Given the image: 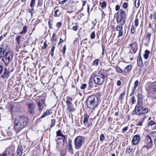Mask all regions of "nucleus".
Returning <instances> with one entry per match:
<instances>
[{
  "label": "nucleus",
  "instance_id": "f704fd0d",
  "mask_svg": "<svg viewBox=\"0 0 156 156\" xmlns=\"http://www.w3.org/2000/svg\"><path fill=\"white\" fill-rule=\"evenodd\" d=\"M56 135L57 136H60L62 137V136H63L64 135L62 133L60 130H58V131L56 132Z\"/></svg>",
  "mask_w": 156,
  "mask_h": 156
},
{
  "label": "nucleus",
  "instance_id": "ea45409f",
  "mask_svg": "<svg viewBox=\"0 0 156 156\" xmlns=\"http://www.w3.org/2000/svg\"><path fill=\"white\" fill-rule=\"evenodd\" d=\"M153 17L154 19L156 20V12H154L153 14H151L150 15V18L151 19Z\"/></svg>",
  "mask_w": 156,
  "mask_h": 156
},
{
  "label": "nucleus",
  "instance_id": "bf43d9fd",
  "mask_svg": "<svg viewBox=\"0 0 156 156\" xmlns=\"http://www.w3.org/2000/svg\"><path fill=\"white\" fill-rule=\"evenodd\" d=\"M66 45H65L63 47L62 52L63 54H64L65 53L66 50Z\"/></svg>",
  "mask_w": 156,
  "mask_h": 156
},
{
  "label": "nucleus",
  "instance_id": "c85d7f7f",
  "mask_svg": "<svg viewBox=\"0 0 156 156\" xmlns=\"http://www.w3.org/2000/svg\"><path fill=\"white\" fill-rule=\"evenodd\" d=\"M123 25L120 24V25H118L116 28V30L117 31H120L122 30V25Z\"/></svg>",
  "mask_w": 156,
  "mask_h": 156
},
{
  "label": "nucleus",
  "instance_id": "864d4df0",
  "mask_svg": "<svg viewBox=\"0 0 156 156\" xmlns=\"http://www.w3.org/2000/svg\"><path fill=\"white\" fill-rule=\"evenodd\" d=\"M139 83V82L138 80H136L135 83L134 85V88H136L138 84Z\"/></svg>",
  "mask_w": 156,
  "mask_h": 156
},
{
  "label": "nucleus",
  "instance_id": "79ce46f5",
  "mask_svg": "<svg viewBox=\"0 0 156 156\" xmlns=\"http://www.w3.org/2000/svg\"><path fill=\"white\" fill-rule=\"evenodd\" d=\"M100 140L101 141H102L105 140V136L103 134H101V135L100 137Z\"/></svg>",
  "mask_w": 156,
  "mask_h": 156
},
{
  "label": "nucleus",
  "instance_id": "2f4dec72",
  "mask_svg": "<svg viewBox=\"0 0 156 156\" xmlns=\"http://www.w3.org/2000/svg\"><path fill=\"white\" fill-rule=\"evenodd\" d=\"M72 142L71 140H69L68 143V148L71 151H72Z\"/></svg>",
  "mask_w": 156,
  "mask_h": 156
},
{
  "label": "nucleus",
  "instance_id": "8fccbe9b",
  "mask_svg": "<svg viewBox=\"0 0 156 156\" xmlns=\"http://www.w3.org/2000/svg\"><path fill=\"white\" fill-rule=\"evenodd\" d=\"M119 31L118 35V37H120L122 36L123 35V30H121Z\"/></svg>",
  "mask_w": 156,
  "mask_h": 156
},
{
  "label": "nucleus",
  "instance_id": "c9c22d12",
  "mask_svg": "<svg viewBox=\"0 0 156 156\" xmlns=\"http://www.w3.org/2000/svg\"><path fill=\"white\" fill-rule=\"evenodd\" d=\"M140 5V0H136L135 2V6L137 8Z\"/></svg>",
  "mask_w": 156,
  "mask_h": 156
},
{
  "label": "nucleus",
  "instance_id": "2eb2a0df",
  "mask_svg": "<svg viewBox=\"0 0 156 156\" xmlns=\"http://www.w3.org/2000/svg\"><path fill=\"white\" fill-rule=\"evenodd\" d=\"M10 76L9 72L7 70V69L5 68L4 69V73L1 76V77L3 79L8 78Z\"/></svg>",
  "mask_w": 156,
  "mask_h": 156
},
{
  "label": "nucleus",
  "instance_id": "20e7f679",
  "mask_svg": "<svg viewBox=\"0 0 156 156\" xmlns=\"http://www.w3.org/2000/svg\"><path fill=\"white\" fill-rule=\"evenodd\" d=\"M13 58L12 53L10 51H7L2 59L6 66H8Z\"/></svg>",
  "mask_w": 156,
  "mask_h": 156
},
{
  "label": "nucleus",
  "instance_id": "39448f33",
  "mask_svg": "<svg viewBox=\"0 0 156 156\" xmlns=\"http://www.w3.org/2000/svg\"><path fill=\"white\" fill-rule=\"evenodd\" d=\"M119 15L117 18V22L121 24H124L126 18V16L124 11L121 9L119 11Z\"/></svg>",
  "mask_w": 156,
  "mask_h": 156
},
{
  "label": "nucleus",
  "instance_id": "b1692460",
  "mask_svg": "<svg viewBox=\"0 0 156 156\" xmlns=\"http://www.w3.org/2000/svg\"><path fill=\"white\" fill-rule=\"evenodd\" d=\"M50 111H51V110H47L46 112H45L43 114V115H42L41 116V117L40 118L41 119H42V118L45 117L47 115H50V113H51V112H50Z\"/></svg>",
  "mask_w": 156,
  "mask_h": 156
},
{
  "label": "nucleus",
  "instance_id": "dca6fc26",
  "mask_svg": "<svg viewBox=\"0 0 156 156\" xmlns=\"http://www.w3.org/2000/svg\"><path fill=\"white\" fill-rule=\"evenodd\" d=\"M44 104V100L43 99H41V100L38 102V105L39 110H42L43 109Z\"/></svg>",
  "mask_w": 156,
  "mask_h": 156
},
{
  "label": "nucleus",
  "instance_id": "412c9836",
  "mask_svg": "<svg viewBox=\"0 0 156 156\" xmlns=\"http://www.w3.org/2000/svg\"><path fill=\"white\" fill-rule=\"evenodd\" d=\"M150 148L149 147L146 146H144L141 149V152L142 154H145L147 152L148 150Z\"/></svg>",
  "mask_w": 156,
  "mask_h": 156
},
{
  "label": "nucleus",
  "instance_id": "c03bdc74",
  "mask_svg": "<svg viewBox=\"0 0 156 156\" xmlns=\"http://www.w3.org/2000/svg\"><path fill=\"white\" fill-rule=\"evenodd\" d=\"M55 120L54 119H53L51 120V122L50 124V126L51 127H52L54 126L55 124Z\"/></svg>",
  "mask_w": 156,
  "mask_h": 156
},
{
  "label": "nucleus",
  "instance_id": "052dcab7",
  "mask_svg": "<svg viewBox=\"0 0 156 156\" xmlns=\"http://www.w3.org/2000/svg\"><path fill=\"white\" fill-rule=\"evenodd\" d=\"M3 70V67L0 64V75H1Z\"/></svg>",
  "mask_w": 156,
  "mask_h": 156
},
{
  "label": "nucleus",
  "instance_id": "393cba45",
  "mask_svg": "<svg viewBox=\"0 0 156 156\" xmlns=\"http://www.w3.org/2000/svg\"><path fill=\"white\" fill-rule=\"evenodd\" d=\"M132 66L131 65L127 66L124 69V72L125 73H127L131 69Z\"/></svg>",
  "mask_w": 156,
  "mask_h": 156
},
{
  "label": "nucleus",
  "instance_id": "7ed1b4c3",
  "mask_svg": "<svg viewBox=\"0 0 156 156\" xmlns=\"http://www.w3.org/2000/svg\"><path fill=\"white\" fill-rule=\"evenodd\" d=\"M148 111V109L147 108H144L141 105H137L135 106L134 110L132 112V115H136L138 116H140L147 113Z\"/></svg>",
  "mask_w": 156,
  "mask_h": 156
},
{
  "label": "nucleus",
  "instance_id": "9d476101",
  "mask_svg": "<svg viewBox=\"0 0 156 156\" xmlns=\"http://www.w3.org/2000/svg\"><path fill=\"white\" fill-rule=\"evenodd\" d=\"M57 148L58 150L61 149L64 144V141L62 138H59L57 140Z\"/></svg>",
  "mask_w": 156,
  "mask_h": 156
},
{
  "label": "nucleus",
  "instance_id": "e433bc0d",
  "mask_svg": "<svg viewBox=\"0 0 156 156\" xmlns=\"http://www.w3.org/2000/svg\"><path fill=\"white\" fill-rule=\"evenodd\" d=\"M133 149L131 148L129 146L127 147L126 149V153L129 154L132 151Z\"/></svg>",
  "mask_w": 156,
  "mask_h": 156
},
{
  "label": "nucleus",
  "instance_id": "cd10ccee",
  "mask_svg": "<svg viewBox=\"0 0 156 156\" xmlns=\"http://www.w3.org/2000/svg\"><path fill=\"white\" fill-rule=\"evenodd\" d=\"M27 26L26 25L24 26L23 27V30L20 33V34H26L27 32Z\"/></svg>",
  "mask_w": 156,
  "mask_h": 156
},
{
  "label": "nucleus",
  "instance_id": "ddd939ff",
  "mask_svg": "<svg viewBox=\"0 0 156 156\" xmlns=\"http://www.w3.org/2000/svg\"><path fill=\"white\" fill-rule=\"evenodd\" d=\"M145 142L147 145L146 146L148 147L149 148H151L153 144L152 141L150 136H147L146 138Z\"/></svg>",
  "mask_w": 156,
  "mask_h": 156
},
{
  "label": "nucleus",
  "instance_id": "3c124183",
  "mask_svg": "<svg viewBox=\"0 0 156 156\" xmlns=\"http://www.w3.org/2000/svg\"><path fill=\"white\" fill-rule=\"evenodd\" d=\"M98 63V60L96 59L93 62V64L94 66H97Z\"/></svg>",
  "mask_w": 156,
  "mask_h": 156
},
{
  "label": "nucleus",
  "instance_id": "9b49d317",
  "mask_svg": "<svg viewBox=\"0 0 156 156\" xmlns=\"http://www.w3.org/2000/svg\"><path fill=\"white\" fill-rule=\"evenodd\" d=\"M140 136L139 135H136L133 137L132 141V144L134 145L138 144L140 140Z\"/></svg>",
  "mask_w": 156,
  "mask_h": 156
},
{
  "label": "nucleus",
  "instance_id": "13d9d810",
  "mask_svg": "<svg viewBox=\"0 0 156 156\" xmlns=\"http://www.w3.org/2000/svg\"><path fill=\"white\" fill-rule=\"evenodd\" d=\"M131 102L132 104H134L136 102L135 98L134 97H133L131 99Z\"/></svg>",
  "mask_w": 156,
  "mask_h": 156
},
{
  "label": "nucleus",
  "instance_id": "bb28decb",
  "mask_svg": "<svg viewBox=\"0 0 156 156\" xmlns=\"http://www.w3.org/2000/svg\"><path fill=\"white\" fill-rule=\"evenodd\" d=\"M100 6H101L102 9L105 8L107 6V3L105 1H103L102 2H100Z\"/></svg>",
  "mask_w": 156,
  "mask_h": 156
},
{
  "label": "nucleus",
  "instance_id": "c756f323",
  "mask_svg": "<svg viewBox=\"0 0 156 156\" xmlns=\"http://www.w3.org/2000/svg\"><path fill=\"white\" fill-rule=\"evenodd\" d=\"M151 34L150 33H147L146 35L145 39L147 40L148 43H149L150 41V37Z\"/></svg>",
  "mask_w": 156,
  "mask_h": 156
},
{
  "label": "nucleus",
  "instance_id": "4468645a",
  "mask_svg": "<svg viewBox=\"0 0 156 156\" xmlns=\"http://www.w3.org/2000/svg\"><path fill=\"white\" fill-rule=\"evenodd\" d=\"M2 45V47L4 45L5 47L3 48L2 47L0 48V58H1V59H2L3 56L5 53L6 52L5 51L7 49V45L6 44H4Z\"/></svg>",
  "mask_w": 156,
  "mask_h": 156
},
{
  "label": "nucleus",
  "instance_id": "774afa93",
  "mask_svg": "<svg viewBox=\"0 0 156 156\" xmlns=\"http://www.w3.org/2000/svg\"><path fill=\"white\" fill-rule=\"evenodd\" d=\"M78 27L76 26H74L73 27V29L74 31H76L77 30Z\"/></svg>",
  "mask_w": 156,
  "mask_h": 156
},
{
  "label": "nucleus",
  "instance_id": "a211bd4d",
  "mask_svg": "<svg viewBox=\"0 0 156 156\" xmlns=\"http://www.w3.org/2000/svg\"><path fill=\"white\" fill-rule=\"evenodd\" d=\"M12 151H5L4 153L0 154V156H13Z\"/></svg>",
  "mask_w": 156,
  "mask_h": 156
},
{
  "label": "nucleus",
  "instance_id": "5fc2aeb1",
  "mask_svg": "<svg viewBox=\"0 0 156 156\" xmlns=\"http://www.w3.org/2000/svg\"><path fill=\"white\" fill-rule=\"evenodd\" d=\"M59 11L58 9H57L55 11V14L54 16L55 17H57L59 16V15L58 14Z\"/></svg>",
  "mask_w": 156,
  "mask_h": 156
},
{
  "label": "nucleus",
  "instance_id": "338daca9",
  "mask_svg": "<svg viewBox=\"0 0 156 156\" xmlns=\"http://www.w3.org/2000/svg\"><path fill=\"white\" fill-rule=\"evenodd\" d=\"M120 8V6L119 5H117L115 6V10L117 11Z\"/></svg>",
  "mask_w": 156,
  "mask_h": 156
},
{
  "label": "nucleus",
  "instance_id": "a18cd8bd",
  "mask_svg": "<svg viewBox=\"0 0 156 156\" xmlns=\"http://www.w3.org/2000/svg\"><path fill=\"white\" fill-rule=\"evenodd\" d=\"M87 86V85L86 84H83L81 85L80 88L82 90L86 88Z\"/></svg>",
  "mask_w": 156,
  "mask_h": 156
},
{
  "label": "nucleus",
  "instance_id": "49530a36",
  "mask_svg": "<svg viewBox=\"0 0 156 156\" xmlns=\"http://www.w3.org/2000/svg\"><path fill=\"white\" fill-rule=\"evenodd\" d=\"M103 75L105 77V75L103 73H102L101 71H100L98 73V74L96 75V76H100L101 77L103 76Z\"/></svg>",
  "mask_w": 156,
  "mask_h": 156
},
{
  "label": "nucleus",
  "instance_id": "5701e85b",
  "mask_svg": "<svg viewBox=\"0 0 156 156\" xmlns=\"http://www.w3.org/2000/svg\"><path fill=\"white\" fill-rule=\"evenodd\" d=\"M150 53V52L148 50H147L145 51L143 55L144 58L145 59H147L148 58Z\"/></svg>",
  "mask_w": 156,
  "mask_h": 156
},
{
  "label": "nucleus",
  "instance_id": "69168bd1",
  "mask_svg": "<svg viewBox=\"0 0 156 156\" xmlns=\"http://www.w3.org/2000/svg\"><path fill=\"white\" fill-rule=\"evenodd\" d=\"M47 45L46 43L45 42H44V46L42 47V49H44L46 48L47 47Z\"/></svg>",
  "mask_w": 156,
  "mask_h": 156
},
{
  "label": "nucleus",
  "instance_id": "4d7b16f0",
  "mask_svg": "<svg viewBox=\"0 0 156 156\" xmlns=\"http://www.w3.org/2000/svg\"><path fill=\"white\" fill-rule=\"evenodd\" d=\"M128 129V127L126 126L122 130V133H123L126 131Z\"/></svg>",
  "mask_w": 156,
  "mask_h": 156
},
{
  "label": "nucleus",
  "instance_id": "6e6d98bb",
  "mask_svg": "<svg viewBox=\"0 0 156 156\" xmlns=\"http://www.w3.org/2000/svg\"><path fill=\"white\" fill-rule=\"evenodd\" d=\"M55 49V47L54 46L52 47L51 50V55L52 56L53 55V53L54 52V51Z\"/></svg>",
  "mask_w": 156,
  "mask_h": 156
},
{
  "label": "nucleus",
  "instance_id": "f03ea898",
  "mask_svg": "<svg viewBox=\"0 0 156 156\" xmlns=\"http://www.w3.org/2000/svg\"><path fill=\"white\" fill-rule=\"evenodd\" d=\"M98 98L95 95H92L89 96L87 100V106L90 109L96 108L98 106Z\"/></svg>",
  "mask_w": 156,
  "mask_h": 156
},
{
  "label": "nucleus",
  "instance_id": "f257e3e1",
  "mask_svg": "<svg viewBox=\"0 0 156 156\" xmlns=\"http://www.w3.org/2000/svg\"><path fill=\"white\" fill-rule=\"evenodd\" d=\"M28 119L23 116H18L15 119L14 129L16 133H18L27 125Z\"/></svg>",
  "mask_w": 156,
  "mask_h": 156
},
{
  "label": "nucleus",
  "instance_id": "09e8293b",
  "mask_svg": "<svg viewBox=\"0 0 156 156\" xmlns=\"http://www.w3.org/2000/svg\"><path fill=\"white\" fill-rule=\"evenodd\" d=\"M95 33L94 32H93L90 34V37L92 39H94L95 38Z\"/></svg>",
  "mask_w": 156,
  "mask_h": 156
},
{
  "label": "nucleus",
  "instance_id": "f8f14e48",
  "mask_svg": "<svg viewBox=\"0 0 156 156\" xmlns=\"http://www.w3.org/2000/svg\"><path fill=\"white\" fill-rule=\"evenodd\" d=\"M26 150H24L21 146H18L16 156H21L23 152H25Z\"/></svg>",
  "mask_w": 156,
  "mask_h": 156
},
{
  "label": "nucleus",
  "instance_id": "de8ad7c7",
  "mask_svg": "<svg viewBox=\"0 0 156 156\" xmlns=\"http://www.w3.org/2000/svg\"><path fill=\"white\" fill-rule=\"evenodd\" d=\"M128 6V4L126 2H125L123 3L122 7L124 9H126L127 8Z\"/></svg>",
  "mask_w": 156,
  "mask_h": 156
},
{
  "label": "nucleus",
  "instance_id": "7c9ffc66",
  "mask_svg": "<svg viewBox=\"0 0 156 156\" xmlns=\"http://www.w3.org/2000/svg\"><path fill=\"white\" fill-rule=\"evenodd\" d=\"M152 90L154 92H156V82H154L151 87Z\"/></svg>",
  "mask_w": 156,
  "mask_h": 156
},
{
  "label": "nucleus",
  "instance_id": "a878e982",
  "mask_svg": "<svg viewBox=\"0 0 156 156\" xmlns=\"http://www.w3.org/2000/svg\"><path fill=\"white\" fill-rule=\"evenodd\" d=\"M84 118L83 120V122L85 125L87 124L89 116L87 114L84 115Z\"/></svg>",
  "mask_w": 156,
  "mask_h": 156
},
{
  "label": "nucleus",
  "instance_id": "0e129e2a",
  "mask_svg": "<svg viewBox=\"0 0 156 156\" xmlns=\"http://www.w3.org/2000/svg\"><path fill=\"white\" fill-rule=\"evenodd\" d=\"M67 0H63L62 1L59 2V4L61 5L64 4Z\"/></svg>",
  "mask_w": 156,
  "mask_h": 156
},
{
  "label": "nucleus",
  "instance_id": "680f3d73",
  "mask_svg": "<svg viewBox=\"0 0 156 156\" xmlns=\"http://www.w3.org/2000/svg\"><path fill=\"white\" fill-rule=\"evenodd\" d=\"M143 122L141 121H139L138 123H136L137 126H142V125Z\"/></svg>",
  "mask_w": 156,
  "mask_h": 156
},
{
  "label": "nucleus",
  "instance_id": "58836bf2",
  "mask_svg": "<svg viewBox=\"0 0 156 156\" xmlns=\"http://www.w3.org/2000/svg\"><path fill=\"white\" fill-rule=\"evenodd\" d=\"M136 28L133 25L131 26V32L132 34H134L135 32Z\"/></svg>",
  "mask_w": 156,
  "mask_h": 156
},
{
  "label": "nucleus",
  "instance_id": "aec40b11",
  "mask_svg": "<svg viewBox=\"0 0 156 156\" xmlns=\"http://www.w3.org/2000/svg\"><path fill=\"white\" fill-rule=\"evenodd\" d=\"M152 136L154 142V144L156 147V131L152 132L151 134Z\"/></svg>",
  "mask_w": 156,
  "mask_h": 156
},
{
  "label": "nucleus",
  "instance_id": "0eeeda50",
  "mask_svg": "<svg viewBox=\"0 0 156 156\" xmlns=\"http://www.w3.org/2000/svg\"><path fill=\"white\" fill-rule=\"evenodd\" d=\"M92 77H93L95 83L98 85H101L102 84L105 79L103 75V76L101 77L100 76L93 75Z\"/></svg>",
  "mask_w": 156,
  "mask_h": 156
},
{
  "label": "nucleus",
  "instance_id": "6ab92c4d",
  "mask_svg": "<svg viewBox=\"0 0 156 156\" xmlns=\"http://www.w3.org/2000/svg\"><path fill=\"white\" fill-rule=\"evenodd\" d=\"M126 90H124L120 94L119 97V99L121 101H122L124 99V97L126 94Z\"/></svg>",
  "mask_w": 156,
  "mask_h": 156
},
{
  "label": "nucleus",
  "instance_id": "1a4fd4ad",
  "mask_svg": "<svg viewBox=\"0 0 156 156\" xmlns=\"http://www.w3.org/2000/svg\"><path fill=\"white\" fill-rule=\"evenodd\" d=\"M27 105L28 106V111L31 114H34L35 113V105L33 103H27Z\"/></svg>",
  "mask_w": 156,
  "mask_h": 156
},
{
  "label": "nucleus",
  "instance_id": "423d86ee",
  "mask_svg": "<svg viewBox=\"0 0 156 156\" xmlns=\"http://www.w3.org/2000/svg\"><path fill=\"white\" fill-rule=\"evenodd\" d=\"M74 142L75 148L76 149H79L84 143V140L83 137L79 136L75 139Z\"/></svg>",
  "mask_w": 156,
  "mask_h": 156
},
{
  "label": "nucleus",
  "instance_id": "72a5a7b5",
  "mask_svg": "<svg viewBox=\"0 0 156 156\" xmlns=\"http://www.w3.org/2000/svg\"><path fill=\"white\" fill-rule=\"evenodd\" d=\"M115 69H116V71H117V72L118 73H122V72H123L122 70V69H121L120 68V67H119L118 66H116Z\"/></svg>",
  "mask_w": 156,
  "mask_h": 156
},
{
  "label": "nucleus",
  "instance_id": "f3484780",
  "mask_svg": "<svg viewBox=\"0 0 156 156\" xmlns=\"http://www.w3.org/2000/svg\"><path fill=\"white\" fill-rule=\"evenodd\" d=\"M137 64L138 66H140L143 64V61L142 60L141 54L140 53H139L138 56Z\"/></svg>",
  "mask_w": 156,
  "mask_h": 156
},
{
  "label": "nucleus",
  "instance_id": "473e14b6",
  "mask_svg": "<svg viewBox=\"0 0 156 156\" xmlns=\"http://www.w3.org/2000/svg\"><path fill=\"white\" fill-rule=\"evenodd\" d=\"M154 125H155V126H156V124H155L154 121H150L148 122L147 124V126H152Z\"/></svg>",
  "mask_w": 156,
  "mask_h": 156
},
{
  "label": "nucleus",
  "instance_id": "6e6552de",
  "mask_svg": "<svg viewBox=\"0 0 156 156\" xmlns=\"http://www.w3.org/2000/svg\"><path fill=\"white\" fill-rule=\"evenodd\" d=\"M129 46H131V49L133 52L135 53L138 49L137 44L136 40H133Z\"/></svg>",
  "mask_w": 156,
  "mask_h": 156
},
{
  "label": "nucleus",
  "instance_id": "603ef678",
  "mask_svg": "<svg viewBox=\"0 0 156 156\" xmlns=\"http://www.w3.org/2000/svg\"><path fill=\"white\" fill-rule=\"evenodd\" d=\"M89 87L90 88H92L94 86V83L93 82L90 81L89 83Z\"/></svg>",
  "mask_w": 156,
  "mask_h": 156
},
{
  "label": "nucleus",
  "instance_id": "4be33fe9",
  "mask_svg": "<svg viewBox=\"0 0 156 156\" xmlns=\"http://www.w3.org/2000/svg\"><path fill=\"white\" fill-rule=\"evenodd\" d=\"M66 102L67 105H70L72 104V98L70 97H67L66 98Z\"/></svg>",
  "mask_w": 156,
  "mask_h": 156
},
{
  "label": "nucleus",
  "instance_id": "e2e57ef3",
  "mask_svg": "<svg viewBox=\"0 0 156 156\" xmlns=\"http://www.w3.org/2000/svg\"><path fill=\"white\" fill-rule=\"evenodd\" d=\"M62 23L60 22H58L56 24V26L57 27L59 28L62 25Z\"/></svg>",
  "mask_w": 156,
  "mask_h": 156
},
{
  "label": "nucleus",
  "instance_id": "37998d69",
  "mask_svg": "<svg viewBox=\"0 0 156 156\" xmlns=\"http://www.w3.org/2000/svg\"><path fill=\"white\" fill-rule=\"evenodd\" d=\"M35 4V0H31L30 3V7L33 8Z\"/></svg>",
  "mask_w": 156,
  "mask_h": 156
},
{
  "label": "nucleus",
  "instance_id": "4c0bfd02",
  "mask_svg": "<svg viewBox=\"0 0 156 156\" xmlns=\"http://www.w3.org/2000/svg\"><path fill=\"white\" fill-rule=\"evenodd\" d=\"M21 37V36H19L16 37V42L19 45L20 44V42H21L20 38Z\"/></svg>",
  "mask_w": 156,
  "mask_h": 156
},
{
  "label": "nucleus",
  "instance_id": "a19ab883",
  "mask_svg": "<svg viewBox=\"0 0 156 156\" xmlns=\"http://www.w3.org/2000/svg\"><path fill=\"white\" fill-rule=\"evenodd\" d=\"M139 24V19L138 18H136L134 21V25L136 27L138 26Z\"/></svg>",
  "mask_w": 156,
  "mask_h": 156
}]
</instances>
